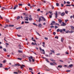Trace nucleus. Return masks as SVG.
<instances>
[{
    "mask_svg": "<svg viewBox=\"0 0 74 74\" xmlns=\"http://www.w3.org/2000/svg\"><path fill=\"white\" fill-rule=\"evenodd\" d=\"M24 18L25 19V21H29V19H28V18H29V17H28V16H25L24 17Z\"/></svg>",
    "mask_w": 74,
    "mask_h": 74,
    "instance_id": "obj_1",
    "label": "nucleus"
},
{
    "mask_svg": "<svg viewBox=\"0 0 74 74\" xmlns=\"http://www.w3.org/2000/svg\"><path fill=\"white\" fill-rule=\"evenodd\" d=\"M55 14L56 15L55 18H58V12H57V11H56V13H55Z\"/></svg>",
    "mask_w": 74,
    "mask_h": 74,
    "instance_id": "obj_2",
    "label": "nucleus"
},
{
    "mask_svg": "<svg viewBox=\"0 0 74 74\" xmlns=\"http://www.w3.org/2000/svg\"><path fill=\"white\" fill-rule=\"evenodd\" d=\"M23 67H25V66L23 64H22L21 66L20 67L23 70V69H23Z\"/></svg>",
    "mask_w": 74,
    "mask_h": 74,
    "instance_id": "obj_3",
    "label": "nucleus"
},
{
    "mask_svg": "<svg viewBox=\"0 0 74 74\" xmlns=\"http://www.w3.org/2000/svg\"><path fill=\"white\" fill-rule=\"evenodd\" d=\"M66 25V23H64V22H62V24L61 25V26H65Z\"/></svg>",
    "mask_w": 74,
    "mask_h": 74,
    "instance_id": "obj_4",
    "label": "nucleus"
},
{
    "mask_svg": "<svg viewBox=\"0 0 74 74\" xmlns=\"http://www.w3.org/2000/svg\"><path fill=\"white\" fill-rule=\"evenodd\" d=\"M18 7V5H14V7L13 8V10H15L17 7Z\"/></svg>",
    "mask_w": 74,
    "mask_h": 74,
    "instance_id": "obj_5",
    "label": "nucleus"
},
{
    "mask_svg": "<svg viewBox=\"0 0 74 74\" xmlns=\"http://www.w3.org/2000/svg\"><path fill=\"white\" fill-rule=\"evenodd\" d=\"M23 15H25V16H28V14L26 13H23Z\"/></svg>",
    "mask_w": 74,
    "mask_h": 74,
    "instance_id": "obj_6",
    "label": "nucleus"
},
{
    "mask_svg": "<svg viewBox=\"0 0 74 74\" xmlns=\"http://www.w3.org/2000/svg\"><path fill=\"white\" fill-rule=\"evenodd\" d=\"M65 15V13H64V12H63L61 14V16H64Z\"/></svg>",
    "mask_w": 74,
    "mask_h": 74,
    "instance_id": "obj_7",
    "label": "nucleus"
},
{
    "mask_svg": "<svg viewBox=\"0 0 74 74\" xmlns=\"http://www.w3.org/2000/svg\"><path fill=\"white\" fill-rule=\"evenodd\" d=\"M38 27H41L42 26V25H41V24H38Z\"/></svg>",
    "mask_w": 74,
    "mask_h": 74,
    "instance_id": "obj_8",
    "label": "nucleus"
},
{
    "mask_svg": "<svg viewBox=\"0 0 74 74\" xmlns=\"http://www.w3.org/2000/svg\"><path fill=\"white\" fill-rule=\"evenodd\" d=\"M58 21H59V23H62V20L60 19H59Z\"/></svg>",
    "mask_w": 74,
    "mask_h": 74,
    "instance_id": "obj_9",
    "label": "nucleus"
},
{
    "mask_svg": "<svg viewBox=\"0 0 74 74\" xmlns=\"http://www.w3.org/2000/svg\"><path fill=\"white\" fill-rule=\"evenodd\" d=\"M21 18V17L20 16H18L16 18L17 20H18V19Z\"/></svg>",
    "mask_w": 74,
    "mask_h": 74,
    "instance_id": "obj_10",
    "label": "nucleus"
},
{
    "mask_svg": "<svg viewBox=\"0 0 74 74\" xmlns=\"http://www.w3.org/2000/svg\"><path fill=\"white\" fill-rule=\"evenodd\" d=\"M9 27H13L14 26V25H9Z\"/></svg>",
    "mask_w": 74,
    "mask_h": 74,
    "instance_id": "obj_11",
    "label": "nucleus"
},
{
    "mask_svg": "<svg viewBox=\"0 0 74 74\" xmlns=\"http://www.w3.org/2000/svg\"><path fill=\"white\" fill-rule=\"evenodd\" d=\"M41 17H39V20L38 21V22H41Z\"/></svg>",
    "mask_w": 74,
    "mask_h": 74,
    "instance_id": "obj_12",
    "label": "nucleus"
},
{
    "mask_svg": "<svg viewBox=\"0 0 74 74\" xmlns=\"http://www.w3.org/2000/svg\"><path fill=\"white\" fill-rule=\"evenodd\" d=\"M71 27L72 30H74V27L72 26H71Z\"/></svg>",
    "mask_w": 74,
    "mask_h": 74,
    "instance_id": "obj_13",
    "label": "nucleus"
},
{
    "mask_svg": "<svg viewBox=\"0 0 74 74\" xmlns=\"http://www.w3.org/2000/svg\"><path fill=\"white\" fill-rule=\"evenodd\" d=\"M5 20L6 22H10V21H9V20H8V19H6Z\"/></svg>",
    "mask_w": 74,
    "mask_h": 74,
    "instance_id": "obj_14",
    "label": "nucleus"
},
{
    "mask_svg": "<svg viewBox=\"0 0 74 74\" xmlns=\"http://www.w3.org/2000/svg\"><path fill=\"white\" fill-rule=\"evenodd\" d=\"M74 31L73 30H71L70 31H69L70 33H74Z\"/></svg>",
    "mask_w": 74,
    "mask_h": 74,
    "instance_id": "obj_15",
    "label": "nucleus"
},
{
    "mask_svg": "<svg viewBox=\"0 0 74 74\" xmlns=\"http://www.w3.org/2000/svg\"><path fill=\"white\" fill-rule=\"evenodd\" d=\"M65 32L66 33H70V31H69V30H66L65 31Z\"/></svg>",
    "mask_w": 74,
    "mask_h": 74,
    "instance_id": "obj_16",
    "label": "nucleus"
},
{
    "mask_svg": "<svg viewBox=\"0 0 74 74\" xmlns=\"http://www.w3.org/2000/svg\"><path fill=\"white\" fill-rule=\"evenodd\" d=\"M52 15H53V14H51V15H49V16L50 18H52Z\"/></svg>",
    "mask_w": 74,
    "mask_h": 74,
    "instance_id": "obj_17",
    "label": "nucleus"
},
{
    "mask_svg": "<svg viewBox=\"0 0 74 74\" xmlns=\"http://www.w3.org/2000/svg\"><path fill=\"white\" fill-rule=\"evenodd\" d=\"M22 28V27H19L16 28V29L17 30L19 29H21Z\"/></svg>",
    "mask_w": 74,
    "mask_h": 74,
    "instance_id": "obj_18",
    "label": "nucleus"
},
{
    "mask_svg": "<svg viewBox=\"0 0 74 74\" xmlns=\"http://www.w3.org/2000/svg\"><path fill=\"white\" fill-rule=\"evenodd\" d=\"M28 59L29 62H32V60L30 59V57H29Z\"/></svg>",
    "mask_w": 74,
    "mask_h": 74,
    "instance_id": "obj_19",
    "label": "nucleus"
},
{
    "mask_svg": "<svg viewBox=\"0 0 74 74\" xmlns=\"http://www.w3.org/2000/svg\"><path fill=\"white\" fill-rule=\"evenodd\" d=\"M56 6H57V7H58L59 6V3H56Z\"/></svg>",
    "mask_w": 74,
    "mask_h": 74,
    "instance_id": "obj_20",
    "label": "nucleus"
},
{
    "mask_svg": "<svg viewBox=\"0 0 74 74\" xmlns=\"http://www.w3.org/2000/svg\"><path fill=\"white\" fill-rule=\"evenodd\" d=\"M3 67V64H0V68Z\"/></svg>",
    "mask_w": 74,
    "mask_h": 74,
    "instance_id": "obj_21",
    "label": "nucleus"
},
{
    "mask_svg": "<svg viewBox=\"0 0 74 74\" xmlns=\"http://www.w3.org/2000/svg\"><path fill=\"white\" fill-rule=\"evenodd\" d=\"M58 67H60V68H62V66L59 65L58 66Z\"/></svg>",
    "mask_w": 74,
    "mask_h": 74,
    "instance_id": "obj_22",
    "label": "nucleus"
},
{
    "mask_svg": "<svg viewBox=\"0 0 74 74\" xmlns=\"http://www.w3.org/2000/svg\"><path fill=\"white\" fill-rule=\"evenodd\" d=\"M60 31V29H57V32H59Z\"/></svg>",
    "mask_w": 74,
    "mask_h": 74,
    "instance_id": "obj_23",
    "label": "nucleus"
},
{
    "mask_svg": "<svg viewBox=\"0 0 74 74\" xmlns=\"http://www.w3.org/2000/svg\"><path fill=\"white\" fill-rule=\"evenodd\" d=\"M50 60H51V61H52V62H55V60H53V59H50Z\"/></svg>",
    "mask_w": 74,
    "mask_h": 74,
    "instance_id": "obj_24",
    "label": "nucleus"
},
{
    "mask_svg": "<svg viewBox=\"0 0 74 74\" xmlns=\"http://www.w3.org/2000/svg\"><path fill=\"white\" fill-rule=\"evenodd\" d=\"M42 2H43V3H46V2H47L46 1L44 0H42Z\"/></svg>",
    "mask_w": 74,
    "mask_h": 74,
    "instance_id": "obj_25",
    "label": "nucleus"
},
{
    "mask_svg": "<svg viewBox=\"0 0 74 74\" xmlns=\"http://www.w3.org/2000/svg\"><path fill=\"white\" fill-rule=\"evenodd\" d=\"M18 52H19V53H22V51L21 50H18Z\"/></svg>",
    "mask_w": 74,
    "mask_h": 74,
    "instance_id": "obj_26",
    "label": "nucleus"
},
{
    "mask_svg": "<svg viewBox=\"0 0 74 74\" xmlns=\"http://www.w3.org/2000/svg\"><path fill=\"white\" fill-rule=\"evenodd\" d=\"M66 3L67 4H70V1H67L66 2Z\"/></svg>",
    "mask_w": 74,
    "mask_h": 74,
    "instance_id": "obj_27",
    "label": "nucleus"
},
{
    "mask_svg": "<svg viewBox=\"0 0 74 74\" xmlns=\"http://www.w3.org/2000/svg\"><path fill=\"white\" fill-rule=\"evenodd\" d=\"M50 51H51V52H52V53H55V51H53L51 50H50Z\"/></svg>",
    "mask_w": 74,
    "mask_h": 74,
    "instance_id": "obj_28",
    "label": "nucleus"
},
{
    "mask_svg": "<svg viewBox=\"0 0 74 74\" xmlns=\"http://www.w3.org/2000/svg\"><path fill=\"white\" fill-rule=\"evenodd\" d=\"M71 5H66V6L67 7H69V6H71Z\"/></svg>",
    "mask_w": 74,
    "mask_h": 74,
    "instance_id": "obj_29",
    "label": "nucleus"
},
{
    "mask_svg": "<svg viewBox=\"0 0 74 74\" xmlns=\"http://www.w3.org/2000/svg\"><path fill=\"white\" fill-rule=\"evenodd\" d=\"M69 66L70 67H72V66H73V64H71L70 65H69Z\"/></svg>",
    "mask_w": 74,
    "mask_h": 74,
    "instance_id": "obj_30",
    "label": "nucleus"
},
{
    "mask_svg": "<svg viewBox=\"0 0 74 74\" xmlns=\"http://www.w3.org/2000/svg\"><path fill=\"white\" fill-rule=\"evenodd\" d=\"M50 65H51V66H53V65L54 64H53V63L52 62H51L50 63Z\"/></svg>",
    "mask_w": 74,
    "mask_h": 74,
    "instance_id": "obj_31",
    "label": "nucleus"
},
{
    "mask_svg": "<svg viewBox=\"0 0 74 74\" xmlns=\"http://www.w3.org/2000/svg\"><path fill=\"white\" fill-rule=\"evenodd\" d=\"M55 25H58V26H59V24L58 23H56Z\"/></svg>",
    "mask_w": 74,
    "mask_h": 74,
    "instance_id": "obj_32",
    "label": "nucleus"
},
{
    "mask_svg": "<svg viewBox=\"0 0 74 74\" xmlns=\"http://www.w3.org/2000/svg\"><path fill=\"white\" fill-rule=\"evenodd\" d=\"M36 33L38 35V36H40V35L39 33H38V32H36Z\"/></svg>",
    "mask_w": 74,
    "mask_h": 74,
    "instance_id": "obj_33",
    "label": "nucleus"
},
{
    "mask_svg": "<svg viewBox=\"0 0 74 74\" xmlns=\"http://www.w3.org/2000/svg\"><path fill=\"white\" fill-rule=\"evenodd\" d=\"M68 12H69L68 11H65V13H66V14H67Z\"/></svg>",
    "mask_w": 74,
    "mask_h": 74,
    "instance_id": "obj_34",
    "label": "nucleus"
},
{
    "mask_svg": "<svg viewBox=\"0 0 74 74\" xmlns=\"http://www.w3.org/2000/svg\"><path fill=\"white\" fill-rule=\"evenodd\" d=\"M29 21H31V20L32 19V18L31 17H30L29 18Z\"/></svg>",
    "mask_w": 74,
    "mask_h": 74,
    "instance_id": "obj_35",
    "label": "nucleus"
},
{
    "mask_svg": "<svg viewBox=\"0 0 74 74\" xmlns=\"http://www.w3.org/2000/svg\"><path fill=\"white\" fill-rule=\"evenodd\" d=\"M3 50L4 51H5V52H6V49H5V48H4L3 49Z\"/></svg>",
    "mask_w": 74,
    "mask_h": 74,
    "instance_id": "obj_36",
    "label": "nucleus"
},
{
    "mask_svg": "<svg viewBox=\"0 0 74 74\" xmlns=\"http://www.w3.org/2000/svg\"><path fill=\"white\" fill-rule=\"evenodd\" d=\"M5 70H8V69L7 68H5Z\"/></svg>",
    "mask_w": 74,
    "mask_h": 74,
    "instance_id": "obj_37",
    "label": "nucleus"
},
{
    "mask_svg": "<svg viewBox=\"0 0 74 74\" xmlns=\"http://www.w3.org/2000/svg\"><path fill=\"white\" fill-rule=\"evenodd\" d=\"M17 59H18V60H22V58H18Z\"/></svg>",
    "mask_w": 74,
    "mask_h": 74,
    "instance_id": "obj_38",
    "label": "nucleus"
},
{
    "mask_svg": "<svg viewBox=\"0 0 74 74\" xmlns=\"http://www.w3.org/2000/svg\"><path fill=\"white\" fill-rule=\"evenodd\" d=\"M18 5L19 6H22L23 5L22 4L19 3L18 4Z\"/></svg>",
    "mask_w": 74,
    "mask_h": 74,
    "instance_id": "obj_39",
    "label": "nucleus"
},
{
    "mask_svg": "<svg viewBox=\"0 0 74 74\" xmlns=\"http://www.w3.org/2000/svg\"><path fill=\"white\" fill-rule=\"evenodd\" d=\"M17 36L18 37H22V36L21 35H19L18 34H17Z\"/></svg>",
    "mask_w": 74,
    "mask_h": 74,
    "instance_id": "obj_40",
    "label": "nucleus"
},
{
    "mask_svg": "<svg viewBox=\"0 0 74 74\" xmlns=\"http://www.w3.org/2000/svg\"><path fill=\"white\" fill-rule=\"evenodd\" d=\"M48 69V68H47V69H46V70L47 71H49L50 70L49 69Z\"/></svg>",
    "mask_w": 74,
    "mask_h": 74,
    "instance_id": "obj_41",
    "label": "nucleus"
},
{
    "mask_svg": "<svg viewBox=\"0 0 74 74\" xmlns=\"http://www.w3.org/2000/svg\"><path fill=\"white\" fill-rule=\"evenodd\" d=\"M46 61H47V62H48V63H49V61H48V59H46Z\"/></svg>",
    "mask_w": 74,
    "mask_h": 74,
    "instance_id": "obj_42",
    "label": "nucleus"
},
{
    "mask_svg": "<svg viewBox=\"0 0 74 74\" xmlns=\"http://www.w3.org/2000/svg\"><path fill=\"white\" fill-rule=\"evenodd\" d=\"M54 27L55 28V29H56L57 28H58V27L56 25Z\"/></svg>",
    "mask_w": 74,
    "mask_h": 74,
    "instance_id": "obj_43",
    "label": "nucleus"
},
{
    "mask_svg": "<svg viewBox=\"0 0 74 74\" xmlns=\"http://www.w3.org/2000/svg\"><path fill=\"white\" fill-rule=\"evenodd\" d=\"M60 55V53H58L56 54V55L57 56H58V55Z\"/></svg>",
    "mask_w": 74,
    "mask_h": 74,
    "instance_id": "obj_44",
    "label": "nucleus"
},
{
    "mask_svg": "<svg viewBox=\"0 0 74 74\" xmlns=\"http://www.w3.org/2000/svg\"><path fill=\"white\" fill-rule=\"evenodd\" d=\"M60 32H63V30L62 29H60Z\"/></svg>",
    "mask_w": 74,
    "mask_h": 74,
    "instance_id": "obj_45",
    "label": "nucleus"
},
{
    "mask_svg": "<svg viewBox=\"0 0 74 74\" xmlns=\"http://www.w3.org/2000/svg\"><path fill=\"white\" fill-rule=\"evenodd\" d=\"M25 23H29V22L28 21H25Z\"/></svg>",
    "mask_w": 74,
    "mask_h": 74,
    "instance_id": "obj_46",
    "label": "nucleus"
},
{
    "mask_svg": "<svg viewBox=\"0 0 74 74\" xmlns=\"http://www.w3.org/2000/svg\"><path fill=\"white\" fill-rule=\"evenodd\" d=\"M62 30L64 32H66V29H63Z\"/></svg>",
    "mask_w": 74,
    "mask_h": 74,
    "instance_id": "obj_47",
    "label": "nucleus"
},
{
    "mask_svg": "<svg viewBox=\"0 0 74 74\" xmlns=\"http://www.w3.org/2000/svg\"><path fill=\"white\" fill-rule=\"evenodd\" d=\"M61 5L62 7H63V6H64V4H62V3L61 4Z\"/></svg>",
    "mask_w": 74,
    "mask_h": 74,
    "instance_id": "obj_48",
    "label": "nucleus"
},
{
    "mask_svg": "<svg viewBox=\"0 0 74 74\" xmlns=\"http://www.w3.org/2000/svg\"><path fill=\"white\" fill-rule=\"evenodd\" d=\"M51 28H53V27H54V26H53V25H52L50 27Z\"/></svg>",
    "mask_w": 74,
    "mask_h": 74,
    "instance_id": "obj_49",
    "label": "nucleus"
},
{
    "mask_svg": "<svg viewBox=\"0 0 74 74\" xmlns=\"http://www.w3.org/2000/svg\"><path fill=\"white\" fill-rule=\"evenodd\" d=\"M66 71H67V72H70L71 71V70H67Z\"/></svg>",
    "mask_w": 74,
    "mask_h": 74,
    "instance_id": "obj_50",
    "label": "nucleus"
},
{
    "mask_svg": "<svg viewBox=\"0 0 74 74\" xmlns=\"http://www.w3.org/2000/svg\"><path fill=\"white\" fill-rule=\"evenodd\" d=\"M43 21H46V19H45V18H43Z\"/></svg>",
    "mask_w": 74,
    "mask_h": 74,
    "instance_id": "obj_51",
    "label": "nucleus"
},
{
    "mask_svg": "<svg viewBox=\"0 0 74 74\" xmlns=\"http://www.w3.org/2000/svg\"><path fill=\"white\" fill-rule=\"evenodd\" d=\"M52 23H55V21H52Z\"/></svg>",
    "mask_w": 74,
    "mask_h": 74,
    "instance_id": "obj_52",
    "label": "nucleus"
},
{
    "mask_svg": "<svg viewBox=\"0 0 74 74\" xmlns=\"http://www.w3.org/2000/svg\"><path fill=\"white\" fill-rule=\"evenodd\" d=\"M55 38H57V39H58V38H59V37H58V36H56L55 37Z\"/></svg>",
    "mask_w": 74,
    "mask_h": 74,
    "instance_id": "obj_53",
    "label": "nucleus"
},
{
    "mask_svg": "<svg viewBox=\"0 0 74 74\" xmlns=\"http://www.w3.org/2000/svg\"><path fill=\"white\" fill-rule=\"evenodd\" d=\"M5 8L3 7L2 8V10H4Z\"/></svg>",
    "mask_w": 74,
    "mask_h": 74,
    "instance_id": "obj_54",
    "label": "nucleus"
},
{
    "mask_svg": "<svg viewBox=\"0 0 74 74\" xmlns=\"http://www.w3.org/2000/svg\"><path fill=\"white\" fill-rule=\"evenodd\" d=\"M69 21L68 20H65V23H67V22H68V21Z\"/></svg>",
    "mask_w": 74,
    "mask_h": 74,
    "instance_id": "obj_55",
    "label": "nucleus"
},
{
    "mask_svg": "<svg viewBox=\"0 0 74 74\" xmlns=\"http://www.w3.org/2000/svg\"><path fill=\"white\" fill-rule=\"evenodd\" d=\"M16 66H21V65L20 64H15Z\"/></svg>",
    "mask_w": 74,
    "mask_h": 74,
    "instance_id": "obj_56",
    "label": "nucleus"
},
{
    "mask_svg": "<svg viewBox=\"0 0 74 74\" xmlns=\"http://www.w3.org/2000/svg\"><path fill=\"white\" fill-rule=\"evenodd\" d=\"M14 74H17L18 72H14Z\"/></svg>",
    "mask_w": 74,
    "mask_h": 74,
    "instance_id": "obj_57",
    "label": "nucleus"
},
{
    "mask_svg": "<svg viewBox=\"0 0 74 74\" xmlns=\"http://www.w3.org/2000/svg\"><path fill=\"white\" fill-rule=\"evenodd\" d=\"M32 45H35V43H34V42H32Z\"/></svg>",
    "mask_w": 74,
    "mask_h": 74,
    "instance_id": "obj_58",
    "label": "nucleus"
},
{
    "mask_svg": "<svg viewBox=\"0 0 74 74\" xmlns=\"http://www.w3.org/2000/svg\"><path fill=\"white\" fill-rule=\"evenodd\" d=\"M45 56H47V57H48V56H49L48 55V54H47L45 55Z\"/></svg>",
    "mask_w": 74,
    "mask_h": 74,
    "instance_id": "obj_59",
    "label": "nucleus"
},
{
    "mask_svg": "<svg viewBox=\"0 0 74 74\" xmlns=\"http://www.w3.org/2000/svg\"><path fill=\"white\" fill-rule=\"evenodd\" d=\"M29 70H31V71H33V69L31 68H29Z\"/></svg>",
    "mask_w": 74,
    "mask_h": 74,
    "instance_id": "obj_60",
    "label": "nucleus"
},
{
    "mask_svg": "<svg viewBox=\"0 0 74 74\" xmlns=\"http://www.w3.org/2000/svg\"><path fill=\"white\" fill-rule=\"evenodd\" d=\"M60 62H64L63 60H60Z\"/></svg>",
    "mask_w": 74,
    "mask_h": 74,
    "instance_id": "obj_61",
    "label": "nucleus"
},
{
    "mask_svg": "<svg viewBox=\"0 0 74 74\" xmlns=\"http://www.w3.org/2000/svg\"><path fill=\"white\" fill-rule=\"evenodd\" d=\"M37 11H40V8L38 9L37 10Z\"/></svg>",
    "mask_w": 74,
    "mask_h": 74,
    "instance_id": "obj_62",
    "label": "nucleus"
},
{
    "mask_svg": "<svg viewBox=\"0 0 74 74\" xmlns=\"http://www.w3.org/2000/svg\"><path fill=\"white\" fill-rule=\"evenodd\" d=\"M53 35H55V34H56V32H53Z\"/></svg>",
    "mask_w": 74,
    "mask_h": 74,
    "instance_id": "obj_63",
    "label": "nucleus"
},
{
    "mask_svg": "<svg viewBox=\"0 0 74 74\" xmlns=\"http://www.w3.org/2000/svg\"><path fill=\"white\" fill-rule=\"evenodd\" d=\"M27 5L28 6H30V4L29 3H28Z\"/></svg>",
    "mask_w": 74,
    "mask_h": 74,
    "instance_id": "obj_64",
    "label": "nucleus"
}]
</instances>
